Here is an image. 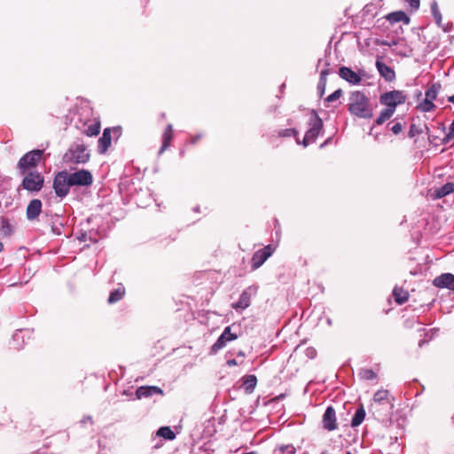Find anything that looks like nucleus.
I'll list each match as a JSON object with an SVG mask.
<instances>
[{
	"mask_svg": "<svg viewBox=\"0 0 454 454\" xmlns=\"http://www.w3.org/2000/svg\"><path fill=\"white\" fill-rule=\"evenodd\" d=\"M252 268H255V254L251 259Z\"/></svg>",
	"mask_w": 454,
	"mask_h": 454,
	"instance_id": "nucleus-45",
	"label": "nucleus"
},
{
	"mask_svg": "<svg viewBox=\"0 0 454 454\" xmlns=\"http://www.w3.org/2000/svg\"><path fill=\"white\" fill-rule=\"evenodd\" d=\"M90 154L82 144L71 146L64 155V161L70 164H84L90 160Z\"/></svg>",
	"mask_w": 454,
	"mask_h": 454,
	"instance_id": "nucleus-2",
	"label": "nucleus"
},
{
	"mask_svg": "<svg viewBox=\"0 0 454 454\" xmlns=\"http://www.w3.org/2000/svg\"><path fill=\"white\" fill-rule=\"evenodd\" d=\"M387 20L388 21H390L391 23H395V22H400V21L403 22L404 24L410 23V18L407 16V14L404 12H402V11L394 12L387 14Z\"/></svg>",
	"mask_w": 454,
	"mask_h": 454,
	"instance_id": "nucleus-16",
	"label": "nucleus"
},
{
	"mask_svg": "<svg viewBox=\"0 0 454 454\" xmlns=\"http://www.w3.org/2000/svg\"><path fill=\"white\" fill-rule=\"evenodd\" d=\"M324 427L329 431L336 428L335 411L333 407H328L323 416Z\"/></svg>",
	"mask_w": 454,
	"mask_h": 454,
	"instance_id": "nucleus-13",
	"label": "nucleus"
},
{
	"mask_svg": "<svg viewBox=\"0 0 454 454\" xmlns=\"http://www.w3.org/2000/svg\"><path fill=\"white\" fill-rule=\"evenodd\" d=\"M157 434L167 440H174L176 438V434L169 427H161L158 430Z\"/></svg>",
	"mask_w": 454,
	"mask_h": 454,
	"instance_id": "nucleus-25",
	"label": "nucleus"
},
{
	"mask_svg": "<svg viewBox=\"0 0 454 454\" xmlns=\"http://www.w3.org/2000/svg\"><path fill=\"white\" fill-rule=\"evenodd\" d=\"M431 10H432V13H433V16H434L436 23L438 25H441L442 15H441V13L439 12V9H438V6H437L436 3L432 4Z\"/></svg>",
	"mask_w": 454,
	"mask_h": 454,
	"instance_id": "nucleus-34",
	"label": "nucleus"
},
{
	"mask_svg": "<svg viewBox=\"0 0 454 454\" xmlns=\"http://www.w3.org/2000/svg\"><path fill=\"white\" fill-rule=\"evenodd\" d=\"M347 454H351V452H347Z\"/></svg>",
	"mask_w": 454,
	"mask_h": 454,
	"instance_id": "nucleus-48",
	"label": "nucleus"
},
{
	"mask_svg": "<svg viewBox=\"0 0 454 454\" xmlns=\"http://www.w3.org/2000/svg\"><path fill=\"white\" fill-rule=\"evenodd\" d=\"M136 395L138 399L142 397H149L152 395L149 387H139L136 391Z\"/></svg>",
	"mask_w": 454,
	"mask_h": 454,
	"instance_id": "nucleus-33",
	"label": "nucleus"
},
{
	"mask_svg": "<svg viewBox=\"0 0 454 454\" xmlns=\"http://www.w3.org/2000/svg\"><path fill=\"white\" fill-rule=\"evenodd\" d=\"M325 87V81H324V80H320V82H319V84H318V89H320V90H321V93H322V94L324 93Z\"/></svg>",
	"mask_w": 454,
	"mask_h": 454,
	"instance_id": "nucleus-42",
	"label": "nucleus"
},
{
	"mask_svg": "<svg viewBox=\"0 0 454 454\" xmlns=\"http://www.w3.org/2000/svg\"><path fill=\"white\" fill-rule=\"evenodd\" d=\"M435 107L434 102L425 98L422 102H420L418 106L419 110L421 112H430L434 110Z\"/></svg>",
	"mask_w": 454,
	"mask_h": 454,
	"instance_id": "nucleus-31",
	"label": "nucleus"
},
{
	"mask_svg": "<svg viewBox=\"0 0 454 454\" xmlns=\"http://www.w3.org/2000/svg\"><path fill=\"white\" fill-rule=\"evenodd\" d=\"M406 4L413 10H417L419 7V0H405Z\"/></svg>",
	"mask_w": 454,
	"mask_h": 454,
	"instance_id": "nucleus-36",
	"label": "nucleus"
},
{
	"mask_svg": "<svg viewBox=\"0 0 454 454\" xmlns=\"http://www.w3.org/2000/svg\"><path fill=\"white\" fill-rule=\"evenodd\" d=\"M389 393L387 390L380 389L378 390L373 395V403H382L384 401L388 402Z\"/></svg>",
	"mask_w": 454,
	"mask_h": 454,
	"instance_id": "nucleus-27",
	"label": "nucleus"
},
{
	"mask_svg": "<svg viewBox=\"0 0 454 454\" xmlns=\"http://www.w3.org/2000/svg\"><path fill=\"white\" fill-rule=\"evenodd\" d=\"M44 179L36 171L28 172L22 180V186L29 192H39L43 186Z\"/></svg>",
	"mask_w": 454,
	"mask_h": 454,
	"instance_id": "nucleus-7",
	"label": "nucleus"
},
{
	"mask_svg": "<svg viewBox=\"0 0 454 454\" xmlns=\"http://www.w3.org/2000/svg\"><path fill=\"white\" fill-rule=\"evenodd\" d=\"M322 454H325V453H322Z\"/></svg>",
	"mask_w": 454,
	"mask_h": 454,
	"instance_id": "nucleus-49",
	"label": "nucleus"
},
{
	"mask_svg": "<svg viewBox=\"0 0 454 454\" xmlns=\"http://www.w3.org/2000/svg\"><path fill=\"white\" fill-rule=\"evenodd\" d=\"M112 133L120 137L121 135V128L120 126L114 128H106L102 136L98 141V150L100 154H105L112 144Z\"/></svg>",
	"mask_w": 454,
	"mask_h": 454,
	"instance_id": "nucleus-6",
	"label": "nucleus"
},
{
	"mask_svg": "<svg viewBox=\"0 0 454 454\" xmlns=\"http://www.w3.org/2000/svg\"><path fill=\"white\" fill-rule=\"evenodd\" d=\"M101 129V125L99 121H96L95 123H92L88 126V128L85 130V134L88 137H96L99 134Z\"/></svg>",
	"mask_w": 454,
	"mask_h": 454,
	"instance_id": "nucleus-29",
	"label": "nucleus"
},
{
	"mask_svg": "<svg viewBox=\"0 0 454 454\" xmlns=\"http://www.w3.org/2000/svg\"><path fill=\"white\" fill-rule=\"evenodd\" d=\"M3 248H4V245H3V243H2V242H0V252H2V251H3Z\"/></svg>",
	"mask_w": 454,
	"mask_h": 454,
	"instance_id": "nucleus-47",
	"label": "nucleus"
},
{
	"mask_svg": "<svg viewBox=\"0 0 454 454\" xmlns=\"http://www.w3.org/2000/svg\"><path fill=\"white\" fill-rule=\"evenodd\" d=\"M238 338L236 333H231V326H227L217 340L210 348V355L216 354L226 347L227 343Z\"/></svg>",
	"mask_w": 454,
	"mask_h": 454,
	"instance_id": "nucleus-10",
	"label": "nucleus"
},
{
	"mask_svg": "<svg viewBox=\"0 0 454 454\" xmlns=\"http://www.w3.org/2000/svg\"><path fill=\"white\" fill-rule=\"evenodd\" d=\"M326 74H327V71H326V70H323V71L321 72V78H320V80H324V81H325V75H326Z\"/></svg>",
	"mask_w": 454,
	"mask_h": 454,
	"instance_id": "nucleus-44",
	"label": "nucleus"
},
{
	"mask_svg": "<svg viewBox=\"0 0 454 454\" xmlns=\"http://www.w3.org/2000/svg\"><path fill=\"white\" fill-rule=\"evenodd\" d=\"M72 186L69 173L67 171L59 172L53 180V189L58 197L63 198L69 192Z\"/></svg>",
	"mask_w": 454,
	"mask_h": 454,
	"instance_id": "nucleus-4",
	"label": "nucleus"
},
{
	"mask_svg": "<svg viewBox=\"0 0 454 454\" xmlns=\"http://www.w3.org/2000/svg\"><path fill=\"white\" fill-rule=\"evenodd\" d=\"M378 71L380 74L387 80V81H392L395 74V72L387 67L385 63L377 61L376 63Z\"/></svg>",
	"mask_w": 454,
	"mask_h": 454,
	"instance_id": "nucleus-17",
	"label": "nucleus"
},
{
	"mask_svg": "<svg viewBox=\"0 0 454 454\" xmlns=\"http://www.w3.org/2000/svg\"><path fill=\"white\" fill-rule=\"evenodd\" d=\"M340 75L342 79L353 84H357L361 81L360 76L348 67H341Z\"/></svg>",
	"mask_w": 454,
	"mask_h": 454,
	"instance_id": "nucleus-15",
	"label": "nucleus"
},
{
	"mask_svg": "<svg viewBox=\"0 0 454 454\" xmlns=\"http://www.w3.org/2000/svg\"><path fill=\"white\" fill-rule=\"evenodd\" d=\"M374 377H375V374L371 370H365V371L363 372V378H364L366 380H372Z\"/></svg>",
	"mask_w": 454,
	"mask_h": 454,
	"instance_id": "nucleus-37",
	"label": "nucleus"
},
{
	"mask_svg": "<svg viewBox=\"0 0 454 454\" xmlns=\"http://www.w3.org/2000/svg\"><path fill=\"white\" fill-rule=\"evenodd\" d=\"M309 125H310V128L306 132L305 137L302 141V145L304 146H307L309 143H312L315 141V139L319 135V133L323 128V121L317 114H315L313 116V118L310 120Z\"/></svg>",
	"mask_w": 454,
	"mask_h": 454,
	"instance_id": "nucleus-9",
	"label": "nucleus"
},
{
	"mask_svg": "<svg viewBox=\"0 0 454 454\" xmlns=\"http://www.w3.org/2000/svg\"><path fill=\"white\" fill-rule=\"evenodd\" d=\"M246 394H252L255 387V376L249 375L244 378V382L241 386Z\"/></svg>",
	"mask_w": 454,
	"mask_h": 454,
	"instance_id": "nucleus-19",
	"label": "nucleus"
},
{
	"mask_svg": "<svg viewBox=\"0 0 454 454\" xmlns=\"http://www.w3.org/2000/svg\"><path fill=\"white\" fill-rule=\"evenodd\" d=\"M449 101L454 104V95L449 98Z\"/></svg>",
	"mask_w": 454,
	"mask_h": 454,
	"instance_id": "nucleus-46",
	"label": "nucleus"
},
{
	"mask_svg": "<svg viewBox=\"0 0 454 454\" xmlns=\"http://www.w3.org/2000/svg\"><path fill=\"white\" fill-rule=\"evenodd\" d=\"M397 43L395 40H391V41H381V42H378V44L379 45H386V46H393V45H395Z\"/></svg>",
	"mask_w": 454,
	"mask_h": 454,
	"instance_id": "nucleus-39",
	"label": "nucleus"
},
{
	"mask_svg": "<svg viewBox=\"0 0 454 454\" xmlns=\"http://www.w3.org/2000/svg\"><path fill=\"white\" fill-rule=\"evenodd\" d=\"M41 211H42L41 200H37V199L32 200L27 207L26 214H27V219L31 220V221L36 219L39 216Z\"/></svg>",
	"mask_w": 454,
	"mask_h": 454,
	"instance_id": "nucleus-12",
	"label": "nucleus"
},
{
	"mask_svg": "<svg viewBox=\"0 0 454 454\" xmlns=\"http://www.w3.org/2000/svg\"><path fill=\"white\" fill-rule=\"evenodd\" d=\"M341 95H342V90H337L326 98V101L330 103V102L338 100L341 97Z\"/></svg>",
	"mask_w": 454,
	"mask_h": 454,
	"instance_id": "nucleus-35",
	"label": "nucleus"
},
{
	"mask_svg": "<svg viewBox=\"0 0 454 454\" xmlns=\"http://www.w3.org/2000/svg\"><path fill=\"white\" fill-rule=\"evenodd\" d=\"M348 110L352 114L359 118L369 119L373 115V110L369 104L368 98L359 91L351 94Z\"/></svg>",
	"mask_w": 454,
	"mask_h": 454,
	"instance_id": "nucleus-1",
	"label": "nucleus"
},
{
	"mask_svg": "<svg viewBox=\"0 0 454 454\" xmlns=\"http://www.w3.org/2000/svg\"><path fill=\"white\" fill-rule=\"evenodd\" d=\"M174 137V129L171 124H168L162 133V145L159 153H163L170 145Z\"/></svg>",
	"mask_w": 454,
	"mask_h": 454,
	"instance_id": "nucleus-14",
	"label": "nucleus"
},
{
	"mask_svg": "<svg viewBox=\"0 0 454 454\" xmlns=\"http://www.w3.org/2000/svg\"><path fill=\"white\" fill-rule=\"evenodd\" d=\"M202 136L201 135H196V136H193L191 137L190 139V143L192 145H194L196 144L198 141H200L201 139Z\"/></svg>",
	"mask_w": 454,
	"mask_h": 454,
	"instance_id": "nucleus-41",
	"label": "nucleus"
},
{
	"mask_svg": "<svg viewBox=\"0 0 454 454\" xmlns=\"http://www.w3.org/2000/svg\"><path fill=\"white\" fill-rule=\"evenodd\" d=\"M364 417H365V411H364V408L361 407L356 411V413L352 419V421H351L352 427L359 426L364 419Z\"/></svg>",
	"mask_w": 454,
	"mask_h": 454,
	"instance_id": "nucleus-28",
	"label": "nucleus"
},
{
	"mask_svg": "<svg viewBox=\"0 0 454 454\" xmlns=\"http://www.w3.org/2000/svg\"><path fill=\"white\" fill-rule=\"evenodd\" d=\"M0 232L3 237H10L12 234V226L8 218H2Z\"/></svg>",
	"mask_w": 454,
	"mask_h": 454,
	"instance_id": "nucleus-21",
	"label": "nucleus"
},
{
	"mask_svg": "<svg viewBox=\"0 0 454 454\" xmlns=\"http://www.w3.org/2000/svg\"><path fill=\"white\" fill-rule=\"evenodd\" d=\"M150 387V390H151V393H152V395L153 394H162V390L161 388L158 387H155V386H152V387Z\"/></svg>",
	"mask_w": 454,
	"mask_h": 454,
	"instance_id": "nucleus-40",
	"label": "nucleus"
},
{
	"mask_svg": "<svg viewBox=\"0 0 454 454\" xmlns=\"http://www.w3.org/2000/svg\"><path fill=\"white\" fill-rule=\"evenodd\" d=\"M274 250V247L267 246L260 252L259 259L257 258V268L260 265H262L272 254Z\"/></svg>",
	"mask_w": 454,
	"mask_h": 454,
	"instance_id": "nucleus-20",
	"label": "nucleus"
},
{
	"mask_svg": "<svg viewBox=\"0 0 454 454\" xmlns=\"http://www.w3.org/2000/svg\"><path fill=\"white\" fill-rule=\"evenodd\" d=\"M42 150H33L27 153L23 157L20 159L18 162L19 169L22 174H25L27 171L37 166V164L42 160Z\"/></svg>",
	"mask_w": 454,
	"mask_h": 454,
	"instance_id": "nucleus-3",
	"label": "nucleus"
},
{
	"mask_svg": "<svg viewBox=\"0 0 454 454\" xmlns=\"http://www.w3.org/2000/svg\"><path fill=\"white\" fill-rule=\"evenodd\" d=\"M452 192H454V184L448 183L435 191V197L442 198Z\"/></svg>",
	"mask_w": 454,
	"mask_h": 454,
	"instance_id": "nucleus-23",
	"label": "nucleus"
},
{
	"mask_svg": "<svg viewBox=\"0 0 454 454\" xmlns=\"http://www.w3.org/2000/svg\"><path fill=\"white\" fill-rule=\"evenodd\" d=\"M434 285L439 288H448L454 291V275L444 273L434 279Z\"/></svg>",
	"mask_w": 454,
	"mask_h": 454,
	"instance_id": "nucleus-11",
	"label": "nucleus"
},
{
	"mask_svg": "<svg viewBox=\"0 0 454 454\" xmlns=\"http://www.w3.org/2000/svg\"><path fill=\"white\" fill-rule=\"evenodd\" d=\"M294 133H295V130H294V129H286V130L285 131V134H284V135H285V136H291V135H294Z\"/></svg>",
	"mask_w": 454,
	"mask_h": 454,
	"instance_id": "nucleus-43",
	"label": "nucleus"
},
{
	"mask_svg": "<svg viewBox=\"0 0 454 454\" xmlns=\"http://www.w3.org/2000/svg\"><path fill=\"white\" fill-rule=\"evenodd\" d=\"M393 295L397 303L402 304L408 300L409 294L403 288L395 287L393 291Z\"/></svg>",
	"mask_w": 454,
	"mask_h": 454,
	"instance_id": "nucleus-22",
	"label": "nucleus"
},
{
	"mask_svg": "<svg viewBox=\"0 0 454 454\" xmlns=\"http://www.w3.org/2000/svg\"><path fill=\"white\" fill-rule=\"evenodd\" d=\"M295 448L291 444L281 446L275 450V454H295Z\"/></svg>",
	"mask_w": 454,
	"mask_h": 454,
	"instance_id": "nucleus-32",
	"label": "nucleus"
},
{
	"mask_svg": "<svg viewBox=\"0 0 454 454\" xmlns=\"http://www.w3.org/2000/svg\"><path fill=\"white\" fill-rule=\"evenodd\" d=\"M394 114H395V111L387 107L386 109L381 111L380 114L379 115V117L376 120V123L378 125L383 124L386 121L389 120L393 116Z\"/></svg>",
	"mask_w": 454,
	"mask_h": 454,
	"instance_id": "nucleus-26",
	"label": "nucleus"
},
{
	"mask_svg": "<svg viewBox=\"0 0 454 454\" xmlns=\"http://www.w3.org/2000/svg\"><path fill=\"white\" fill-rule=\"evenodd\" d=\"M391 130L395 133V134H399L402 130H403V126L401 123H395L392 128H391Z\"/></svg>",
	"mask_w": 454,
	"mask_h": 454,
	"instance_id": "nucleus-38",
	"label": "nucleus"
},
{
	"mask_svg": "<svg viewBox=\"0 0 454 454\" xmlns=\"http://www.w3.org/2000/svg\"><path fill=\"white\" fill-rule=\"evenodd\" d=\"M126 294V290L123 286H119L118 288L112 291L108 297V303L114 304L119 301H121Z\"/></svg>",
	"mask_w": 454,
	"mask_h": 454,
	"instance_id": "nucleus-18",
	"label": "nucleus"
},
{
	"mask_svg": "<svg viewBox=\"0 0 454 454\" xmlns=\"http://www.w3.org/2000/svg\"><path fill=\"white\" fill-rule=\"evenodd\" d=\"M440 89V85L433 84L427 91L425 98L434 102V100L437 98L438 91Z\"/></svg>",
	"mask_w": 454,
	"mask_h": 454,
	"instance_id": "nucleus-30",
	"label": "nucleus"
},
{
	"mask_svg": "<svg viewBox=\"0 0 454 454\" xmlns=\"http://www.w3.org/2000/svg\"><path fill=\"white\" fill-rule=\"evenodd\" d=\"M406 96L403 91L392 90L382 94L380 101L382 105L395 112L396 106L405 102Z\"/></svg>",
	"mask_w": 454,
	"mask_h": 454,
	"instance_id": "nucleus-5",
	"label": "nucleus"
},
{
	"mask_svg": "<svg viewBox=\"0 0 454 454\" xmlns=\"http://www.w3.org/2000/svg\"><path fill=\"white\" fill-rule=\"evenodd\" d=\"M72 186H90L93 183V176L87 169H79L69 174Z\"/></svg>",
	"mask_w": 454,
	"mask_h": 454,
	"instance_id": "nucleus-8",
	"label": "nucleus"
},
{
	"mask_svg": "<svg viewBox=\"0 0 454 454\" xmlns=\"http://www.w3.org/2000/svg\"><path fill=\"white\" fill-rule=\"evenodd\" d=\"M249 303L250 296L246 292H244L241 294L239 301L236 303H232V308L244 309L249 306Z\"/></svg>",
	"mask_w": 454,
	"mask_h": 454,
	"instance_id": "nucleus-24",
	"label": "nucleus"
}]
</instances>
